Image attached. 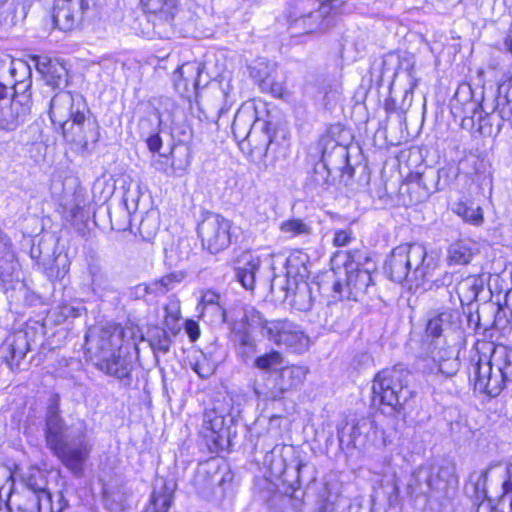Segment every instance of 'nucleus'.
<instances>
[{"label": "nucleus", "instance_id": "nucleus-1", "mask_svg": "<svg viewBox=\"0 0 512 512\" xmlns=\"http://www.w3.org/2000/svg\"><path fill=\"white\" fill-rule=\"evenodd\" d=\"M426 335L432 338L427 357L422 359L421 371L426 380L433 385L457 374L460 368L457 343L447 344L446 339L454 341L463 338L462 314L458 308L443 306L429 312Z\"/></svg>", "mask_w": 512, "mask_h": 512}, {"label": "nucleus", "instance_id": "nucleus-2", "mask_svg": "<svg viewBox=\"0 0 512 512\" xmlns=\"http://www.w3.org/2000/svg\"><path fill=\"white\" fill-rule=\"evenodd\" d=\"M45 422L47 446L74 476H81L91 452L86 422L78 418L66 425L60 416L58 397L51 399Z\"/></svg>", "mask_w": 512, "mask_h": 512}, {"label": "nucleus", "instance_id": "nucleus-3", "mask_svg": "<svg viewBox=\"0 0 512 512\" xmlns=\"http://www.w3.org/2000/svg\"><path fill=\"white\" fill-rule=\"evenodd\" d=\"M342 0H297L289 11L288 33L295 43L304 42L307 37L326 32L334 25V18L342 10Z\"/></svg>", "mask_w": 512, "mask_h": 512}, {"label": "nucleus", "instance_id": "nucleus-4", "mask_svg": "<svg viewBox=\"0 0 512 512\" xmlns=\"http://www.w3.org/2000/svg\"><path fill=\"white\" fill-rule=\"evenodd\" d=\"M86 343L92 353V361L100 371L120 380L130 376L131 366L122 356V332L117 326L101 328L97 333L90 330Z\"/></svg>", "mask_w": 512, "mask_h": 512}, {"label": "nucleus", "instance_id": "nucleus-5", "mask_svg": "<svg viewBox=\"0 0 512 512\" xmlns=\"http://www.w3.org/2000/svg\"><path fill=\"white\" fill-rule=\"evenodd\" d=\"M475 477L476 491L481 490L487 498L475 512H512V464H492L480 474L471 475V480Z\"/></svg>", "mask_w": 512, "mask_h": 512}, {"label": "nucleus", "instance_id": "nucleus-6", "mask_svg": "<svg viewBox=\"0 0 512 512\" xmlns=\"http://www.w3.org/2000/svg\"><path fill=\"white\" fill-rule=\"evenodd\" d=\"M434 268L433 259H428L426 248L418 243L398 245L385 263V272L392 281H407L416 286L423 284Z\"/></svg>", "mask_w": 512, "mask_h": 512}, {"label": "nucleus", "instance_id": "nucleus-7", "mask_svg": "<svg viewBox=\"0 0 512 512\" xmlns=\"http://www.w3.org/2000/svg\"><path fill=\"white\" fill-rule=\"evenodd\" d=\"M474 387L489 396L496 397L512 382V348L497 345L487 361L480 359L473 366Z\"/></svg>", "mask_w": 512, "mask_h": 512}, {"label": "nucleus", "instance_id": "nucleus-8", "mask_svg": "<svg viewBox=\"0 0 512 512\" xmlns=\"http://www.w3.org/2000/svg\"><path fill=\"white\" fill-rule=\"evenodd\" d=\"M409 373L400 368L379 372L372 384L373 404L384 414L398 412L408 398L407 379Z\"/></svg>", "mask_w": 512, "mask_h": 512}, {"label": "nucleus", "instance_id": "nucleus-9", "mask_svg": "<svg viewBox=\"0 0 512 512\" xmlns=\"http://www.w3.org/2000/svg\"><path fill=\"white\" fill-rule=\"evenodd\" d=\"M457 483V477L450 467H441L436 473L431 468L419 467L409 478L407 494L438 500L445 497L450 489H454Z\"/></svg>", "mask_w": 512, "mask_h": 512}, {"label": "nucleus", "instance_id": "nucleus-10", "mask_svg": "<svg viewBox=\"0 0 512 512\" xmlns=\"http://www.w3.org/2000/svg\"><path fill=\"white\" fill-rule=\"evenodd\" d=\"M250 322V325L260 327L262 335L278 346H285L296 353H302L309 347V337L299 325L289 320L268 321L259 312L252 311Z\"/></svg>", "mask_w": 512, "mask_h": 512}, {"label": "nucleus", "instance_id": "nucleus-11", "mask_svg": "<svg viewBox=\"0 0 512 512\" xmlns=\"http://www.w3.org/2000/svg\"><path fill=\"white\" fill-rule=\"evenodd\" d=\"M232 222L220 214L207 212L198 223L197 233L202 246L210 253L216 254L227 249L231 244Z\"/></svg>", "mask_w": 512, "mask_h": 512}, {"label": "nucleus", "instance_id": "nucleus-12", "mask_svg": "<svg viewBox=\"0 0 512 512\" xmlns=\"http://www.w3.org/2000/svg\"><path fill=\"white\" fill-rule=\"evenodd\" d=\"M9 87L0 81V130L13 131L23 124L30 114V100L27 96L23 99L13 98L9 100Z\"/></svg>", "mask_w": 512, "mask_h": 512}, {"label": "nucleus", "instance_id": "nucleus-13", "mask_svg": "<svg viewBox=\"0 0 512 512\" xmlns=\"http://www.w3.org/2000/svg\"><path fill=\"white\" fill-rule=\"evenodd\" d=\"M89 114L90 110L81 111L58 126L65 141L84 147L89 141L98 140L97 123L90 119Z\"/></svg>", "mask_w": 512, "mask_h": 512}, {"label": "nucleus", "instance_id": "nucleus-14", "mask_svg": "<svg viewBox=\"0 0 512 512\" xmlns=\"http://www.w3.org/2000/svg\"><path fill=\"white\" fill-rule=\"evenodd\" d=\"M81 111H89V107L80 93L61 90L49 103V118L55 126L65 123Z\"/></svg>", "mask_w": 512, "mask_h": 512}, {"label": "nucleus", "instance_id": "nucleus-15", "mask_svg": "<svg viewBox=\"0 0 512 512\" xmlns=\"http://www.w3.org/2000/svg\"><path fill=\"white\" fill-rule=\"evenodd\" d=\"M0 81L7 84L9 94H25L31 85V69L22 60H9L0 63Z\"/></svg>", "mask_w": 512, "mask_h": 512}, {"label": "nucleus", "instance_id": "nucleus-16", "mask_svg": "<svg viewBox=\"0 0 512 512\" xmlns=\"http://www.w3.org/2000/svg\"><path fill=\"white\" fill-rule=\"evenodd\" d=\"M374 286V281L371 273L366 269H351L346 270V283L345 287L348 290L344 294V286L341 281L333 283V291L340 297H353L356 299L361 294H366L369 289Z\"/></svg>", "mask_w": 512, "mask_h": 512}, {"label": "nucleus", "instance_id": "nucleus-17", "mask_svg": "<svg viewBox=\"0 0 512 512\" xmlns=\"http://www.w3.org/2000/svg\"><path fill=\"white\" fill-rule=\"evenodd\" d=\"M257 112L252 106H242L235 114L232 131L236 140L238 141H253L257 144L260 142L257 139L259 133Z\"/></svg>", "mask_w": 512, "mask_h": 512}, {"label": "nucleus", "instance_id": "nucleus-18", "mask_svg": "<svg viewBox=\"0 0 512 512\" xmlns=\"http://www.w3.org/2000/svg\"><path fill=\"white\" fill-rule=\"evenodd\" d=\"M12 481L13 480V474L11 471L5 467L0 466V488L2 489L4 487V483ZM12 488H18V493H26L27 490L31 492H35V494H38L39 497H42V494L47 493L46 490V481L43 477V474L40 470L30 468L27 472H25L20 479V482L17 486L14 484L12 485Z\"/></svg>", "mask_w": 512, "mask_h": 512}, {"label": "nucleus", "instance_id": "nucleus-19", "mask_svg": "<svg viewBox=\"0 0 512 512\" xmlns=\"http://www.w3.org/2000/svg\"><path fill=\"white\" fill-rule=\"evenodd\" d=\"M201 434L210 449L222 447L226 436L225 416L215 409L206 410L203 415Z\"/></svg>", "mask_w": 512, "mask_h": 512}, {"label": "nucleus", "instance_id": "nucleus-20", "mask_svg": "<svg viewBox=\"0 0 512 512\" xmlns=\"http://www.w3.org/2000/svg\"><path fill=\"white\" fill-rule=\"evenodd\" d=\"M18 261L10 238L0 229V280L10 283L18 278Z\"/></svg>", "mask_w": 512, "mask_h": 512}, {"label": "nucleus", "instance_id": "nucleus-21", "mask_svg": "<svg viewBox=\"0 0 512 512\" xmlns=\"http://www.w3.org/2000/svg\"><path fill=\"white\" fill-rule=\"evenodd\" d=\"M36 66L48 86L56 89L67 85L68 71L59 60H52L46 57L39 58Z\"/></svg>", "mask_w": 512, "mask_h": 512}, {"label": "nucleus", "instance_id": "nucleus-22", "mask_svg": "<svg viewBox=\"0 0 512 512\" xmlns=\"http://www.w3.org/2000/svg\"><path fill=\"white\" fill-rule=\"evenodd\" d=\"M81 4L82 0L57 3L53 12V22L55 26L62 31L71 30L77 22V12Z\"/></svg>", "mask_w": 512, "mask_h": 512}, {"label": "nucleus", "instance_id": "nucleus-23", "mask_svg": "<svg viewBox=\"0 0 512 512\" xmlns=\"http://www.w3.org/2000/svg\"><path fill=\"white\" fill-rule=\"evenodd\" d=\"M286 299L300 311H307L312 308V296L309 284L306 281H292L287 283Z\"/></svg>", "mask_w": 512, "mask_h": 512}, {"label": "nucleus", "instance_id": "nucleus-24", "mask_svg": "<svg viewBox=\"0 0 512 512\" xmlns=\"http://www.w3.org/2000/svg\"><path fill=\"white\" fill-rule=\"evenodd\" d=\"M259 267L260 258L258 256L251 253L242 255L240 265L236 269V276L245 289L253 290Z\"/></svg>", "mask_w": 512, "mask_h": 512}, {"label": "nucleus", "instance_id": "nucleus-25", "mask_svg": "<svg viewBox=\"0 0 512 512\" xmlns=\"http://www.w3.org/2000/svg\"><path fill=\"white\" fill-rule=\"evenodd\" d=\"M9 505L16 508V512H43V500L35 492L18 493V488H12L9 496Z\"/></svg>", "mask_w": 512, "mask_h": 512}, {"label": "nucleus", "instance_id": "nucleus-26", "mask_svg": "<svg viewBox=\"0 0 512 512\" xmlns=\"http://www.w3.org/2000/svg\"><path fill=\"white\" fill-rule=\"evenodd\" d=\"M308 369L304 366L291 365L282 367L279 373V390L283 394L301 386L306 378Z\"/></svg>", "mask_w": 512, "mask_h": 512}, {"label": "nucleus", "instance_id": "nucleus-27", "mask_svg": "<svg viewBox=\"0 0 512 512\" xmlns=\"http://www.w3.org/2000/svg\"><path fill=\"white\" fill-rule=\"evenodd\" d=\"M308 255L300 251L293 252L286 261L287 283L292 281H306L309 271L307 267Z\"/></svg>", "mask_w": 512, "mask_h": 512}, {"label": "nucleus", "instance_id": "nucleus-28", "mask_svg": "<svg viewBox=\"0 0 512 512\" xmlns=\"http://www.w3.org/2000/svg\"><path fill=\"white\" fill-rule=\"evenodd\" d=\"M475 244L468 239L453 242L448 248V263L450 265L468 264L475 254Z\"/></svg>", "mask_w": 512, "mask_h": 512}, {"label": "nucleus", "instance_id": "nucleus-29", "mask_svg": "<svg viewBox=\"0 0 512 512\" xmlns=\"http://www.w3.org/2000/svg\"><path fill=\"white\" fill-rule=\"evenodd\" d=\"M202 68L198 62H186L180 66L173 74L175 87L180 89L183 84L184 88L187 89L189 85L194 88L198 86L199 77L201 75Z\"/></svg>", "mask_w": 512, "mask_h": 512}, {"label": "nucleus", "instance_id": "nucleus-30", "mask_svg": "<svg viewBox=\"0 0 512 512\" xmlns=\"http://www.w3.org/2000/svg\"><path fill=\"white\" fill-rule=\"evenodd\" d=\"M146 11L161 20L170 21L177 11L178 0H141Z\"/></svg>", "mask_w": 512, "mask_h": 512}, {"label": "nucleus", "instance_id": "nucleus-31", "mask_svg": "<svg viewBox=\"0 0 512 512\" xmlns=\"http://www.w3.org/2000/svg\"><path fill=\"white\" fill-rule=\"evenodd\" d=\"M7 350L10 353L11 364L18 365L30 350L27 332H17L7 340Z\"/></svg>", "mask_w": 512, "mask_h": 512}, {"label": "nucleus", "instance_id": "nucleus-32", "mask_svg": "<svg viewBox=\"0 0 512 512\" xmlns=\"http://www.w3.org/2000/svg\"><path fill=\"white\" fill-rule=\"evenodd\" d=\"M279 230L288 239L306 237L312 234L313 228L302 218H289L281 222Z\"/></svg>", "mask_w": 512, "mask_h": 512}, {"label": "nucleus", "instance_id": "nucleus-33", "mask_svg": "<svg viewBox=\"0 0 512 512\" xmlns=\"http://www.w3.org/2000/svg\"><path fill=\"white\" fill-rule=\"evenodd\" d=\"M375 434L374 423L368 419L358 420L352 427L351 441L354 447L366 448Z\"/></svg>", "mask_w": 512, "mask_h": 512}, {"label": "nucleus", "instance_id": "nucleus-34", "mask_svg": "<svg viewBox=\"0 0 512 512\" xmlns=\"http://www.w3.org/2000/svg\"><path fill=\"white\" fill-rule=\"evenodd\" d=\"M87 283L94 292L106 290L109 287V278L101 264L91 259L87 264Z\"/></svg>", "mask_w": 512, "mask_h": 512}, {"label": "nucleus", "instance_id": "nucleus-35", "mask_svg": "<svg viewBox=\"0 0 512 512\" xmlns=\"http://www.w3.org/2000/svg\"><path fill=\"white\" fill-rule=\"evenodd\" d=\"M453 211L471 225L479 226L483 223V211L478 205L468 202H458L454 205Z\"/></svg>", "mask_w": 512, "mask_h": 512}, {"label": "nucleus", "instance_id": "nucleus-36", "mask_svg": "<svg viewBox=\"0 0 512 512\" xmlns=\"http://www.w3.org/2000/svg\"><path fill=\"white\" fill-rule=\"evenodd\" d=\"M159 215L155 210H149L145 213L139 223V234L144 241L150 242L156 236L159 230Z\"/></svg>", "mask_w": 512, "mask_h": 512}, {"label": "nucleus", "instance_id": "nucleus-37", "mask_svg": "<svg viewBox=\"0 0 512 512\" xmlns=\"http://www.w3.org/2000/svg\"><path fill=\"white\" fill-rule=\"evenodd\" d=\"M183 279L184 274L182 272H173L163 276L159 280L150 283L147 287L144 288V290L162 295L174 289V287Z\"/></svg>", "mask_w": 512, "mask_h": 512}, {"label": "nucleus", "instance_id": "nucleus-38", "mask_svg": "<svg viewBox=\"0 0 512 512\" xmlns=\"http://www.w3.org/2000/svg\"><path fill=\"white\" fill-rule=\"evenodd\" d=\"M283 362V355L276 350H271L268 353L256 357L254 367L261 371L270 372L282 366Z\"/></svg>", "mask_w": 512, "mask_h": 512}, {"label": "nucleus", "instance_id": "nucleus-39", "mask_svg": "<svg viewBox=\"0 0 512 512\" xmlns=\"http://www.w3.org/2000/svg\"><path fill=\"white\" fill-rule=\"evenodd\" d=\"M330 162L328 161L327 155L324 152L322 159L314 166L313 173L311 175V181L319 187H324L330 184Z\"/></svg>", "mask_w": 512, "mask_h": 512}, {"label": "nucleus", "instance_id": "nucleus-40", "mask_svg": "<svg viewBox=\"0 0 512 512\" xmlns=\"http://www.w3.org/2000/svg\"><path fill=\"white\" fill-rule=\"evenodd\" d=\"M150 346L155 353L166 354L171 345L169 334L160 328H155L149 336Z\"/></svg>", "mask_w": 512, "mask_h": 512}, {"label": "nucleus", "instance_id": "nucleus-41", "mask_svg": "<svg viewBox=\"0 0 512 512\" xmlns=\"http://www.w3.org/2000/svg\"><path fill=\"white\" fill-rule=\"evenodd\" d=\"M236 342L238 343V349L241 356L245 359L256 353V342L252 335L244 330L235 332Z\"/></svg>", "mask_w": 512, "mask_h": 512}, {"label": "nucleus", "instance_id": "nucleus-42", "mask_svg": "<svg viewBox=\"0 0 512 512\" xmlns=\"http://www.w3.org/2000/svg\"><path fill=\"white\" fill-rule=\"evenodd\" d=\"M477 282L475 277L470 276L458 284L457 292L462 303L464 300L471 301L477 298L479 292Z\"/></svg>", "mask_w": 512, "mask_h": 512}, {"label": "nucleus", "instance_id": "nucleus-43", "mask_svg": "<svg viewBox=\"0 0 512 512\" xmlns=\"http://www.w3.org/2000/svg\"><path fill=\"white\" fill-rule=\"evenodd\" d=\"M43 512H62L67 506L62 493H57L53 496L49 491L42 494Z\"/></svg>", "mask_w": 512, "mask_h": 512}, {"label": "nucleus", "instance_id": "nucleus-44", "mask_svg": "<svg viewBox=\"0 0 512 512\" xmlns=\"http://www.w3.org/2000/svg\"><path fill=\"white\" fill-rule=\"evenodd\" d=\"M140 194L141 187L139 183H131L126 189L123 196V202L129 215L137 211Z\"/></svg>", "mask_w": 512, "mask_h": 512}, {"label": "nucleus", "instance_id": "nucleus-45", "mask_svg": "<svg viewBox=\"0 0 512 512\" xmlns=\"http://www.w3.org/2000/svg\"><path fill=\"white\" fill-rule=\"evenodd\" d=\"M259 133L257 139L260 141L258 144L253 141H247L254 149L267 151L272 144V136L270 133V125L268 122L262 120L258 122Z\"/></svg>", "mask_w": 512, "mask_h": 512}, {"label": "nucleus", "instance_id": "nucleus-46", "mask_svg": "<svg viewBox=\"0 0 512 512\" xmlns=\"http://www.w3.org/2000/svg\"><path fill=\"white\" fill-rule=\"evenodd\" d=\"M164 322L167 327H172L180 318V302L177 299L170 298L164 306Z\"/></svg>", "mask_w": 512, "mask_h": 512}, {"label": "nucleus", "instance_id": "nucleus-47", "mask_svg": "<svg viewBox=\"0 0 512 512\" xmlns=\"http://www.w3.org/2000/svg\"><path fill=\"white\" fill-rule=\"evenodd\" d=\"M218 303L219 295L214 291L207 290L202 294L197 309L200 311L201 316L205 317V311H207L210 306H214Z\"/></svg>", "mask_w": 512, "mask_h": 512}, {"label": "nucleus", "instance_id": "nucleus-48", "mask_svg": "<svg viewBox=\"0 0 512 512\" xmlns=\"http://www.w3.org/2000/svg\"><path fill=\"white\" fill-rule=\"evenodd\" d=\"M268 68L269 65L264 62H259L257 67L252 68L251 75L260 85L268 86L272 84L270 73L267 71Z\"/></svg>", "mask_w": 512, "mask_h": 512}, {"label": "nucleus", "instance_id": "nucleus-49", "mask_svg": "<svg viewBox=\"0 0 512 512\" xmlns=\"http://www.w3.org/2000/svg\"><path fill=\"white\" fill-rule=\"evenodd\" d=\"M161 157L162 156L160 155L159 159L154 161L153 166L155 167V169L157 171L163 172L165 174H170V170H172L174 172L177 171V170L184 171L186 169V167L188 166V162L187 161H185V163H183V164H180V165L176 166L174 160L169 164V159L168 158L161 159Z\"/></svg>", "mask_w": 512, "mask_h": 512}, {"label": "nucleus", "instance_id": "nucleus-50", "mask_svg": "<svg viewBox=\"0 0 512 512\" xmlns=\"http://www.w3.org/2000/svg\"><path fill=\"white\" fill-rule=\"evenodd\" d=\"M151 499L155 512H167L172 502L171 494L165 493L161 495L156 491L153 492Z\"/></svg>", "mask_w": 512, "mask_h": 512}, {"label": "nucleus", "instance_id": "nucleus-51", "mask_svg": "<svg viewBox=\"0 0 512 512\" xmlns=\"http://www.w3.org/2000/svg\"><path fill=\"white\" fill-rule=\"evenodd\" d=\"M352 230L351 229H339L334 233L333 245L336 247H343L348 245L352 241Z\"/></svg>", "mask_w": 512, "mask_h": 512}, {"label": "nucleus", "instance_id": "nucleus-52", "mask_svg": "<svg viewBox=\"0 0 512 512\" xmlns=\"http://www.w3.org/2000/svg\"><path fill=\"white\" fill-rule=\"evenodd\" d=\"M208 315L212 317V320L227 322L226 310L219 303L210 306L209 309L205 311V317Z\"/></svg>", "mask_w": 512, "mask_h": 512}, {"label": "nucleus", "instance_id": "nucleus-53", "mask_svg": "<svg viewBox=\"0 0 512 512\" xmlns=\"http://www.w3.org/2000/svg\"><path fill=\"white\" fill-rule=\"evenodd\" d=\"M334 154L336 157H338L341 160V163H343L345 165L344 166L345 173H348L350 176H352L354 169L352 166H350L348 164V152H347L346 148L338 147L334 151Z\"/></svg>", "mask_w": 512, "mask_h": 512}, {"label": "nucleus", "instance_id": "nucleus-54", "mask_svg": "<svg viewBox=\"0 0 512 512\" xmlns=\"http://www.w3.org/2000/svg\"><path fill=\"white\" fill-rule=\"evenodd\" d=\"M193 370L199 375V377L208 378L210 375H212L214 368L205 361H197L193 367Z\"/></svg>", "mask_w": 512, "mask_h": 512}, {"label": "nucleus", "instance_id": "nucleus-55", "mask_svg": "<svg viewBox=\"0 0 512 512\" xmlns=\"http://www.w3.org/2000/svg\"><path fill=\"white\" fill-rule=\"evenodd\" d=\"M185 330L192 341L197 340L200 336L199 325L193 320L186 321Z\"/></svg>", "mask_w": 512, "mask_h": 512}, {"label": "nucleus", "instance_id": "nucleus-56", "mask_svg": "<svg viewBox=\"0 0 512 512\" xmlns=\"http://www.w3.org/2000/svg\"><path fill=\"white\" fill-rule=\"evenodd\" d=\"M147 146L150 151L157 152L162 146V139L158 134L151 135L147 139Z\"/></svg>", "mask_w": 512, "mask_h": 512}, {"label": "nucleus", "instance_id": "nucleus-57", "mask_svg": "<svg viewBox=\"0 0 512 512\" xmlns=\"http://www.w3.org/2000/svg\"><path fill=\"white\" fill-rule=\"evenodd\" d=\"M83 307H74L70 305H65L61 309V313L65 317H78L81 314V311L83 310Z\"/></svg>", "mask_w": 512, "mask_h": 512}, {"label": "nucleus", "instance_id": "nucleus-58", "mask_svg": "<svg viewBox=\"0 0 512 512\" xmlns=\"http://www.w3.org/2000/svg\"><path fill=\"white\" fill-rule=\"evenodd\" d=\"M254 393L257 395L258 398H264L267 399L269 396L267 393H265L262 389H260L258 386L254 385Z\"/></svg>", "mask_w": 512, "mask_h": 512}, {"label": "nucleus", "instance_id": "nucleus-59", "mask_svg": "<svg viewBox=\"0 0 512 512\" xmlns=\"http://www.w3.org/2000/svg\"><path fill=\"white\" fill-rule=\"evenodd\" d=\"M28 131L33 132V133H39V136L34 140L35 142L42 141L40 129L38 126H29Z\"/></svg>", "mask_w": 512, "mask_h": 512}, {"label": "nucleus", "instance_id": "nucleus-60", "mask_svg": "<svg viewBox=\"0 0 512 512\" xmlns=\"http://www.w3.org/2000/svg\"><path fill=\"white\" fill-rule=\"evenodd\" d=\"M505 46L512 53V30L510 31L509 35L507 36V38L505 40Z\"/></svg>", "mask_w": 512, "mask_h": 512}, {"label": "nucleus", "instance_id": "nucleus-61", "mask_svg": "<svg viewBox=\"0 0 512 512\" xmlns=\"http://www.w3.org/2000/svg\"><path fill=\"white\" fill-rule=\"evenodd\" d=\"M163 103L165 104L166 107H173L174 106V103L169 98H165Z\"/></svg>", "mask_w": 512, "mask_h": 512}, {"label": "nucleus", "instance_id": "nucleus-62", "mask_svg": "<svg viewBox=\"0 0 512 512\" xmlns=\"http://www.w3.org/2000/svg\"><path fill=\"white\" fill-rule=\"evenodd\" d=\"M158 118H159V121L162 122L163 119L165 118V112L158 110Z\"/></svg>", "mask_w": 512, "mask_h": 512}, {"label": "nucleus", "instance_id": "nucleus-63", "mask_svg": "<svg viewBox=\"0 0 512 512\" xmlns=\"http://www.w3.org/2000/svg\"><path fill=\"white\" fill-rule=\"evenodd\" d=\"M393 491L395 494H399V486L398 483L395 481Z\"/></svg>", "mask_w": 512, "mask_h": 512}, {"label": "nucleus", "instance_id": "nucleus-64", "mask_svg": "<svg viewBox=\"0 0 512 512\" xmlns=\"http://www.w3.org/2000/svg\"><path fill=\"white\" fill-rule=\"evenodd\" d=\"M303 467V464L302 463H299L298 466H297V471L298 473L300 472L301 468Z\"/></svg>", "mask_w": 512, "mask_h": 512}]
</instances>
